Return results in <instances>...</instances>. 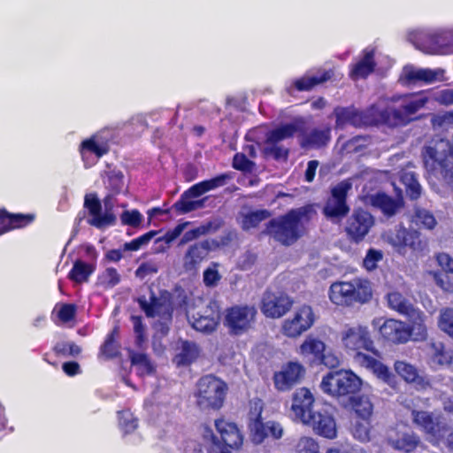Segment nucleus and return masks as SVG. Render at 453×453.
Here are the masks:
<instances>
[{"label": "nucleus", "mask_w": 453, "mask_h": 453, "mask_svg": "<svg viewBox=\"0 0 453 453\" xmlns=\"http://www.w3.org/2000/svg\"><path fill=\"white\" fill-rule=\"evenodd\" d=\"M342 342L346 349L357 351L354 361L357 365L372 371L378 378L383 380L389 378L390 373L387 366L374 357L360 352L361 349L373 351L374 349L367 326L362 325L347 326L342 332Z\"/></svg>", "instance_id": "obj_1"}, {"label": "nucleus", "mask_w": 453, "mask_h": 453, "mask_svg": "<svg viewBox=\"0 0 453 453\" xmlns=\"http://www.w3.org/2000/svg\"><path fill=\"white\" fill-rule=\"evenodd\" d=\"M316 213L312 205L293 209L286 215L273 219L266 226V234L284 245H291L303 233V226Z\"/></svg>", "instance_id": "obj_2"}, {"label": "nucleus", "mask_w": 453, "mask_h": 453, "mask_svg": "<svg viewBox=\"0 0 453 453\" xmlns=\"http://www.w3.org/2000/svg\"><path fill=\"white\" fill-rule=\"evenodd\" d=\"M141 308L148 317L155 319L153 327L156 334L153 336L152 347L156 354L161 355L164 352L165 346L157 339V334L166 335L172 324L173 309L169 300L165 297L156 298L150 296L148 302L144 296L138 299Z\"/></svg>", "instance_id": "obj_3"}, {"label": "nucleus", "mask_w": 453, "mask_h": 453, "mask_svg": "<svg viewBox=\"0 0 453 453\" xmlns=\"http://www.w3.org/2000/svg\"><path fill=\"white\" fill-rule=\"evenodd\" d=\"M330 301L339 306H353L369 302L372 296L368 280L355 278L349 281L334 282L328 292Z\"/></svg>", "instance_id": "obj_4"}, {"label": "nucleus", "mask_w": 453, "mask_h": 453, "mask_svg": "<svg viewBox=\"0 0 453 453\" xmlns=\"http://www.w3.org/2000/svg\"><path fill=\"white\" fill-rule=\"evenodd\" d=\"M226 386L212 375L202 377L196 383L195 396L201 410H219L223 405Z\"/></svg>", "instance_id": "obj_5"}, {"label": "nucleus", "mask_w": 453, "mask_h": 453, "mask_svg": "<svg viewBox=\"0 0 453 453\" xmlns=\"http://www.w3.org/2000/svg\"><path fill=\"white\" fill-rule=\"evenodd\" d=\"M382 239L402 255L405 254L407 249L418 253L427 248V242L422 238L420 232L406 228L402 224L384 233Z\"/></svg>", "instance_id": "obj_6"}, {"label": "nucleus", "mask_w": 453, "mask_h": 453, "mask_svg": "<svg viewBox=\"0 0 453 453\" xmlns=\"http://www.w3.org/2000/svg\"><path fill=\"white\" fill-rule=\"evenodd\" d=\"M361 380L351 371L340 370L327 373L320 383L323 392L341 396L356 393L361 387Z\"/></svg>", "instance_id": "obj_7"}, {"label": "nucleus", "mask_w": 453, "mask_h": 453, "mask_svg": "<svg viewBox=\"0 0 453 453\" xmlns=\"http://www.w3.org/2000/svg\"><path fill=\"white\" fill-rule=\"evenodd\" d=\"M409 40L426 54H447L452 43L449 33L435 34L428 30H416L410 34Z\"/></svg>", "instance_id": "obj_8"}, {"label": "nucleus", "mask_w": 453, "mask_h": 453, "mask_svg": "<svg viewBox=\"0 0 453 453\" xmlns=\"http://www.w3.org/2000/svg\"><path fill=\"white\" fill-rule=\"evenodd\" d=\"M351 188L352 184L349 180L341 181L332 187L330 196L323 208L325 217L331 222H341L349 212L347 195Z\"/></svg>", "instance_id": "obj_9"}, {"label": "nucleus", "mask_w": 453, "mask_h": 453, "mask_svg": "<svg viewBox=\"0 0 453 453\" xmlns=\"http://www.w3.org/2000/svg\"><path fill=\"white\" fill-rule=\"evenodd\" d=\"M187 318L191 326L199 332H213L219 321V305L216 301H209L205 305H197L187 310Z\"/></svg>", "instance_id": "obj_10"}, {"label": "nucleus", "mask_w": 453, "mask_h": 453, "mask_svg": "<svg viewBox=\"0 0 453 453\" xmlns=\"http://www.w3.org/2000/svg\"><path fill=\"white\" fill-rule=\"evenodd\" d=\"M104 212L102 213V203L95 194L86 195L84 207L88 209L91 219L88 223L98 229L113 226L116 223V216L113 213L114 201L112 195H108L104 199Z\"/></svg>", "instance_id": "obj_11"}, {"label": "nucleus", "mask_w": 453, "mask_h": 453, "mask_svg": "<svg viewBox=\"0 0 453 453\" xmlns=\"http://www.w3.org/2000/svg\"><path fill=\"white\" fill-rule=\"evenodd\" d=\"M393 106L388 107L393 126L403 125L411 121V116L422 109L428 102L427 97L418 95H402L392 98Z\"/></svg>", "instance_id": "obj_12"}, {"label": "nucleus", "mask_w": 453, "mask_h": 453, "mask_svg": "<svg viewBox=\"0 0 453 453\" xmlns=\"http://www.w3.org/2000/svg\"><path fill=\"white\" fill-rule=\"evenodd\" d=\"M298 130L296 124L289 123L282 125L266 134L264 144V152L275 159H287L288 150L280 142L292 137Z\"/></svg>", "instance_id": "obj_13"}, {"label": "nucleus", "mask_w": 453, "mask_h": 453, "mask_svg": "<svg viewBox=\"0 0 453 453\" xmlns=\"http://www.w3.org/2000/svg\"><path fill=\"white\" fill-rule=\"evenodd\" d=\"M257 311L252 305H235L226 311L225 325L234 334L247 332L255 323Z\"/></svg>", "instance_id": "obj_14"}, {"label": "nucleus", "mask_w": 453, "mask_h": 453, "mask_svg": "<svg viewBox=\"0 0 453 453\" xmlns=\"http://www.w3.org/2000/svg\"><path fill=\"white\" fill-rule=\"evenodd\" d=\"M315 397L307 388H300L292 395L291 413L295 420L302 422H311L313 411Z\"/></svg>", "instance_id": "obj_15"}, {"label": "nucleus", "mask_w": 453, "mask_h": 453, "mask_svg": "<svg viewBox=\"0 0 453 453\" xmlns=\"http://www.w3.org/2000/svg\"><path fill=\"white\" fill-rule=\"evenodd\" d=\"M315 316L308 305L300 307L291 319L284 321L282 332L288 337H297L307 331L314 323Z\"/></svg>", "instance_id": "obj_16"}, {"label": "nucleus", "mask_w": 453, "mask_h": 453, "mask_svg": "<svg viewBox=\"0 0 453 453\" xmlns=\"http://www.w3.org/2000/svg\"><path fill=\"white\" fill-rule=\"evenodd\" d=\"M293 302L283 293H265L261 311L268 318H280L291 308Z\"/></svg>", "instance_id": "obj_17"}, {"label": "nucleus", "mask_w": 453, "mask_h": 453, "mask_svg": "<svg viewBox=\"0 0 453 453\" xmlns=\"http://www.w3.org/2000/svg\"><path fill=\"white\" fill-rule=\"evenodd\" d=\"M304 367L297 362H289L281 371L275 372L273 381L280 391H288L299 383L304 376Z\"/></svg>", "instance_id": "obj_18"}, {"label": "nucleus", "mask_w": 453, "mask_h": 453, "mask_svg": "<svg viewBox=\"0 0 453 453\" xmlns=\"http://www.w3.org/2000/svg\"><path fill=\"white\" fill-rule=\"evenodd\" d=\"M372 216L361 209L355 210L346 225L347 234L356 242L361 241L373 226Z\"/></svg>", "instance_id": "obj_19"}, {"label": "nucleus", "mask_w": 453, "mask_h": 453, "mask_svg": "<svg viewBox=\"0 0 453 453\" xmlns=\"http://www.w3.org/2000/svg\"><path fill=\"white\" fill-rule=\"evenodd\" d=\"M386 442L395 450L411 453L420 445L421 441L414 432L390 430L387 434Z\"/></svg>", "instance_id": "obj_20"}, {"label": "nucleus", "mask_w": 453, "mask_h": 453, "mask_svg": "<svg viewBox=\"0 0 453 453\" xmlns=\"http://www.w3.org/2000/svg\"><path fill=\"white\" fill-rule=\"evenodd\" d=\"M445 71L441 68L429 69L418 68L413 65H407L403 68L402 79L408 83H433L436 81H442Z\"/></svg>", "instance_id": "obj_21"}, {"label": "nucleus", "mask_w": 453, "mask_h": 453, "mask_svg": "<svg viewBox=\"0 0 453 453\" xmlns=\"http://www.w3.org/2000/svg\"><path fill=\"white\" fill-rule=\"evenodd\" d=\"M380 333L388 341L394 343H405L411 338L410 326L403 321L387 319L380 327Z\"/></svg>", "instance_id": "obj_22"}, {"label": "nucleus", "mask_w": 453, "mask_h": 453, "mask_svg": "<svg viewBox=\"0 0 453 453\" xmlns=\"http://www.w3.org/2000/svg\"><path fill=\"white\" fill-rule=\"evenodd\" d=\"M411 416L413 423L426 434L436 439L442 436L441 432L444 425L441 423L440 417L424 411H412Z\"/></svg>", "instance_id": "obj_23"}, {"label": "nucleus", "mask_w": 453, "mask_h": 453, "mask_svg": "<svg viewBox=\"0 0 453 453\" xmlns=\"http://www.w3.org/2000/svg\"><path fill=\"white\" fill-rule=\"evenodd\" d=\"M210 251L208 241H203L191 245L183 257V266L187 271H196L207 257Z\"/></svg>", "instance_id": "obj_24"}, {"label": "nucleus", "mask_w": 453, "mask_h": 453, "mask_svg": "<svg viewBox=\"0 0 453 453\" xmlns=\"http://www.w3.org/2000/svg\"><path fill=\"white\" fill-rule=\"evenodd\" d=\"M304 425L311 426L317 434L326 438L333 439L336 436L335 421L326 411H316L312 415V420L305 422Z\"/></svg>", "instance_id": "obj_25"}, {"label": "nucleus", "mask_w": 453, "mask_h": 453, "mask_svg": "<svg viewBox=\"0 0 453 453\" xmlns=\"http://www.w3.org/2000/svg\"><path fill=\"white\" fill-rule=\"evenodd\" d=\"M372 206L379 209L388 218L395 216L403 206L402 197L392 198L384 193H378L369 197Z\"/></svg>", "instance_id": "obj_26"}, {"label": "nucleus", "mask_w": 453, "mask_h": 453, "mask_svg": "<svg viewBox=\"0 0 453 453\" xmlns=\"http://www.w3.org/2000/svg\"><path fill=\"white\" fill-rule=\"evenodd\" d=\"M429 362L432 365H450L453 362V350L446 349L443 342L431 340L426 344Z\"/></svg>", "instance_id": "obj_27"}, {"label": "nucleus", "mask_w": 453, "mask_h": 453, "mask_svg": "<svg viewBox=\"0 0 453 453\" xmlns=\"http://www.w3.org/2000/svg\"><path fill=\"white\" fill-rule=\"evenodd\" d=\"M215 426L224 444L228 448L238 449L242 444V436L235 424L218 419L215 421Z\"/></svg>", "instance_id": "obj_28"}, {"label": "nucleus", "mask_w": 453, "mask_h": 453, "mask_svg": "<svg viewBox=\"0 0 453 453\" xmlns=\"http://www.w3.org/2000/svg\"><path fill=\"white\" fill-rule=\"evenodd\" d=\"M200 352V347L196 342L180 341L177 353L173 357V363L177 366L189 365L198 358Z\"/></svg>", "instance_id": "obj_29"}, {"label": "nucleus", "mask_w": 453, "mask_h": 453, "mask_svg": "<svg viewBox=\"0 0 453 453\" xmlns=\"http://www.w3.org/2000/svg\"><path fill=\"white\" fill-rule=\"evenodd\" d=\"M334 114L336 117V127L341 128L346 125L362 127L364 123L371 122V120L367 119L363 120L362 112L353 107L336 108Z\"/></svg>", "instance_id": "obj_30"}, {"label": "nucleus", "mask_w": 453, "mask_h": 453, "mask_svg": "<svg viewBox=\"0 0 453 453\" xmlns=\"http://www.w3.org/2000/svg\"><path fill=\"white\" fill-rule=\"evenodd\" d=\"M199 195H195L194 193H190V188L185 191L180 199L177 201L173 204V208L179 213L184 214L193 211H196L204 206L205 200L207 197L198 200H194L196 197H199Z\"/></svg>", "instance_id": "obj_31"}, {"label": "nucleus", "mask_w": 453, "mask_h": 453, "mask_svg": "<svg viewBox=\"0 0 453 453\" xmlns=\"http://www.w3.org/2000/svg\"><path fill=\"white\" fill-rule=\"evenodd\" d=\"M232 179L233 174L231 173H222L211 180H203L193 185L190 188V193L202 196L208 191L225 186Z\"/></svg>", "instance_id": "obj_32"}, {"label": "nucleus", "mask_w": 453, "mask_h": 453, "mask_svg": "<svg viewBox=\"0 0 453 453\" xmlns=\"http://www.w3.org/2000/svg\"><path fill=\"white\" fill-rule=\"evenodd\" d=\"M374 52L372 50L365 49L364 57L354 65L350 75L354 79L365 78L372 73L375 67L373 60Z\"/></svg>", "instance_id": "obj_33"}, {"label": "nucleus", "mask_w": 453, "mask_h": 453, "mask_svg": "<svg viewBox=\"0 0 453 453\" xmlns=\"http://www.w3.org/2000/svg\"><path fill=\"white\" fill-rule=\"evenodd\" d=\"M388 307L400 314L409 317L417 309L401 293L394 291L387 295Z\"/></svg>", "instance_id": "obj_34"}, {"label": "nucleus", "mask_w": 453, "mask_h": 453, "mask_svg": "<svg viewBox=\"0 0 453 453\" xmlns=\"http://www.w3.org/2000/svg\"><path fill=\"white\" fill-rule=\"evenodd\" d=\"M34 220V215H10L5 211H0V224L3 225L0 234L16 227H22Z\"/></svg>", "instance_id": "obj_35"}, {"label": "nucleus", "mask_w": 453, "mask_h": 453, "mask_svg": "<svg viewBox=\"0 0 453 453\" xmlns=\"http://www.w3.org/2000/svg\"><path fill=\"white\" fill-rule=\"evenodd\" d=\"M408 318L412 323L410 326L411 337L412 336L414 341L425 340L427 336V329L425 325L426 315L418 309Z\"/></svg>", "instance_id": "obj_36"}, {"label": "nucleus", "mask_w": 453, "mask_h": 453, "mask_svg": "<svg viewBox=\"0 0 453 453\" xmlns=\"http://www.w3.org/2000/svg\"><path fill=\"white\" fill-rule=\"evenodd\" d=\"M395 371L405 381L409 383L421 384L423 378L419 375L418 369L411 364L397 360L394 365Z\"/></svg>", "instance_id": "obj_37"}, {"label": "nucleus", "mask_w": 453, "mask_h": 453, "mask_svg": "<svg viewBox=\"0 0 453 453\" xmlns=\"http://www.w3.org/2000/svg\"><path fill=\"white\" fill-rule=\"evenodd\" d=\"M361 112L363 120H365L366 119L371 120V122L364 123L363 126L377 125L380 122H385L388 125H393L392 116L391 113L388 112V108L382 111H380L376 106L372 105L365 111Z\"/></svg>", "instance_id": "obj_38"}, {"label": "nucleus", "mask_w": 453, "mask_h": 453, "mask_svg": "<svg viewBox=\"0 0 453 453\" xmlns=\"http://www.w3.org/2000/svg\"><path fill=\"white\" fill-rule=\"evenodd\" d=\"M330 140V128L311 130L303 139V145L311 148H320L327 144Z\"/></svg>", "instance_id": "obj_39"}, {"label": "nucleus", "mask_w": 453, "mask_h": 453, "mask_svg": "<svg viewBox=\"0 0 453 453\" xmlns=\"http://www.w3.org/2000/svg\"><path fill=\"white\" fill-rule=\"evenodd\" d=\"M331 78V73L329 71L319 72L318 75H306L295 82L296 88L299 91L310 90L314 86L323 83Z\"/></svg>", "instance_id": "obj_40"}, {"label": "nucleus", "mask_w": 453, "mask_h": 453, "mask_svg": "<svg viewBox=\"0 0 453 453\" xmlns=\"http://www.w3.org/2000/svg\"><path fill=\"white\" fill-rule=\"evenodd\" d=\"M326 351L325 343L312 336H308L300 346V353L303 356L312 355L316 358H319L323 352Z\"/></svg>", "instance_id": "obj_41"}, {"label": "nucleus", "mask_w": 453, "mask_h": 453, "mask_svg": "<svg viewBox=\"0 0 453 453\" xmlns=\"http://www.w3.org/2000/svg\"><path fill=\"white\" fill-rule=\"evenodd\" d=\"M219 226L220 223H214L210 221L206 224L199 226L196 228L189 230L183 234L182 238L180 239V245H183L211 232H215L219 228Z\"/></svg>", "instance_id": "obj_42"}, {"label": "nucleus", "mask_w": 453, "mask_h": 453, "mask_svg": "<svg viewBox=\"0 0 453 453\" xmlns=\"http://www.w3.org/2000/svg\"><path fill=\"white\" fill-rule=\"evenodd\" d=\"M355 412L363 419L368 418L372 413V403L366 395H357L351 398Z\"/></svg>", "instance_id": "obj_43"}, {"label": "nucleus", "mask_w": 453, "mask_h": 453, "mask_svg": "<svg viewBox=\"0 0 453 453\" xmlns=\"http://www.w3.org/2000/svg\"><path fill=\"white\" fill-rule=\"evenodd\" d=\"M93 272L94 266L81 261H76L69 273V277L80 283L87 281Z\"/></svg>", "instance_id": "obj_44"}, {"label": "nucleus", "mask_w": 453, "mask_h": 453, "mask_svg": "<svg viewBox=\"0 0 453 453\" xmlns=\"http://www.w3.org/2000/svg\"><path fill=\"white\" fill-rule=\"evenodd\" d=\"M412 222H414L417 226H421L430 230L433 229L437 224L433 213L422 208L415 209Z\"/></svg>", "instance_id": "obj_45"}, {"label": "nucleus", "mask_w": 453, "mask_h": 453, "mask_svg": "<svg viewBox=\"0 0 453 453\" xmlns=\"http://www.w3.org/2000/svg\"><path fill=\"white\" fill-rule=\"evenodd\" d=\"M129 357L132 365L137 367L140 374H150L153 372V365L146 354L131 351Z\"/></svg>", "instance_id": "obj_46"}, {"label": "nucleus", "mask_w": 453, "mask_h": 453, "mask_svg": "<svg viewBox=\"0 0 453 453\" xmlns=\"http://www.w3.org/2000/svg\"><path fill=\"white\" fill-rule=\"evenodd\" d=\"M438 326L442 332L453 338V308L446 307L440 310Z\"/></svg>", "instance_id": "obj_47"}, {"label": "nucleus", "mask_w": 453, "mask_h": 453, "mask_svg": "<svg viewBox=\"0 0 453 453\" xmlns=\"http://www.w3.org/2000/svg\"><path fill=\"white\" fill-rule=\"evenodd\" d=\"M402 182L406 187V192L411 199H417L421 193V186L419 185L416 175L413 173H404L401 177Z\"/></svg>", "instance_id": "obj_48"}, {"label": "nucleus", "mask_w": 453, "mask_h": 453, "mask_svg": "<svg viewBox=\"0 0 453 453\" xmlns=\"http://www.w3.org/2000/svg\"><path fill=\"white\" fill-rule=\"evenodd\" d=\"M250 437L254 443L260 444L268 436L267 422L263 423L259 418L255 419L250 425Z\"/></svg>", "instance_id": "obj_49"}, {"label": "nucleus", "mask_w": 453, "mask_h": 453, "mask_svg": "<svg viewBox=\"0 0 453 453\" xmlns=\"http://www.w3.org/2000/svg\"><path fill=\"white\" fill-rule=\"evenodd\" d=\"M270 213L266 210H259L246 214L242 219V228L245 230L256 227L261 221L268 219Z\"/></svg>", "instance_id": "obj_50"}, {"label": "nucleus", "mask_w": 453, "mask_h": 453, "mask_svg": "<svg viewBox=\"0 0 453 453\" xmlns=\"http://www.w3.org/2000/svg\"><path fill=\"white\" fill-rule=\"evenodd\" d=\"M120 281V275L116 269L107 268L99 277V283L104 288H113Z\"/></svg>", "instance_id": "obj_51"}, {"label": "nucleus", "mask_w": 453, "mask_h": 453, "mask_svg": "<svg viewBox=\"0 0 453 453\" xmlns=\"http://www.w3.org/2000/svg\"><path fill=\"white\" fill-rule=\"evenodd\" d=\"M119 426L126 434L133 432L137 427V420L128 411L119 412Z\"/></svg>", "instance_id": "obj_52"}, {"label": "nucleus", "mask_w": 453, "mask_h": 453, "mask_svg": "<svg viewBox=\"0 0 453 453\" xmlns=\"http://www.w3.org/2000/svg\"><path fill=\"white\" fill-rule=\"evenodd\" d=\"M382 258L383 252L381 250L370 249L365 255L363 265L368 271H372L377 267V263L381 261Z\"/></svg>", "instance_id": "obj_53"}, {"label": "nucleus", "mask_w": 453, "mask_h": 453, "mask_svg": "<svg viewBox=\"0 0 453 453\" xmlns=\"http://www.w3.org/2000/svg\"><path fill=\"white\" fill-rule=\"evenodd\" d=\"M297 453H319L318 443L310 437L301 438L296 444Z\"/></svg>", "instance_id": "obj_54"}, {"label": "nucleus", "mask_w": 453, "mask_h": 453, "mask_svg": "<svg viewBox=\"0 0 453 453\" xmlns=\"http://www.w3.org/2000/svg\"><path fill=\"white\" fill-rule=\"evenodd\" d=\"M87 150L90 152L95 153L98 157H102L103 155L106 154L108 151V149L106 145L104 144H98L95 138H90L88 140L84 141L81 143V153Z\"/></svg>", "instance_id": "obj_55"}, {"label": "nucleus", "mask_w": 453, "mask_h": 453, "mask_svg": "<svg viewBox=\"0 0 453 453\" xmlns=\"http://www.w3.org/2000/svg\"><path fill=\"white\" fill-rule=\"evenodd\" d=\"M54 350L58 355L78 356L81 349L74 342H58L54 347Z\"/></svg>", "instance_id": "obj_56"}, {"label": "nucleus", "mask_w": 453, "mask_h": 453, "mask_svg": "<svg viewBox=\"0 0 453 453\" xmlns=\"http://www.w3.org/2000/svg\"><path fill=\"white\" fill-rule=\"evenodd\" d=\"M155 234H156V232L150 231V232L133 240L130 242H127L124 245V250H132V251L138 250L143 245H146Z\"/></svg>", "instance_id": "obj_57"}, {"label": "nucleus", "mask_w": 453, "mask_h": 453, "mask_svg": "<svg viewBox=\"0 0 453 453\" xmlns=\"http://www.w3.org/2000/svg\"><path fill=\"white\" fill-rule=\"evenodd\" d=\"M120 219L123 224L136 226L142 222V215L137 210L125 211Z\"/></svg>", "instance_id": "obj_58"}, {"label": "nucleus", "mask_w": 453, "mask_h": 453, "mask_svg": "<svg viewBox=\"0 0 453 453\" xmlns=\"http://www.w3.org/2000/svg\"><path fill=\"white\" fill-rule=\"evenodd\" d=\"M132 321L134 324V331L136 335V340H135L136 344L139 347H141L142 345V343H144L146 341L145 326H143V324L142 322L141 317L133 316Z\"/></svg>", "instance_id": "obj_59"}, {"label": "nucleus", "mask_w": 453, "mask_h": 453, "mask_svg": "<svg viewBox=\"0 0 453 453\" xmlns=\"http://www.w3.org/2000/svg\"><path fill=\"white\" fill-rule=\"evenodd\" d=\"M254 163L249 160L244 154L237 153L233 159L234 168L241 171H251L254 167Z\"/></svg>", "instance_id": "obj_60"}, {"label": "nucleus", "mask_w": 453, "mask_h": 453, "mask_svg": "<svg viewBox=\"0 0 453 453\" xmlns=\"http://www.w3.org/2000/svg\"><path fill=\"white\" fill-rule=\"evenodd\" d=\"M124 185L123 174L120 172H111L108 176V188L114 193H119Z\"/></svg>", "instance_id": "obj_61"}, {"label": "nucleus", "mask_w": 453, "mask_h": 453, "mask_svg": "<svg viewBox=\"0 0 453 453\" xmlns=\"http://www.w3.org/2000/svg\"><path fill=\"white\" fill-rule=\"evenodd\" d=\"M438 265L447 273L453 274V258L447 253H440L436 256Z\"/></svg>", "instance_id": "obj_62"}, {"label": "nucleus", "mask_w": 453, "mask_h": 453, "mask_svg": "<svg viewBox=\"0 0 453 453\" xmlns=\"http://www.w3.org/2000/svg\"><path fill=\"white\" fill-rule=\"evenodd\" d=\"M203 436L205 438L210 437L211 439V453H231L229 448L227 446H222L219 443H216L214 441V435L211 432V430L208 429L207 427L204 428V434Z\"/></svg>", "instance_id": "obj_63"}, {"label": "nucleus", "mask_w": 453, "mask_h": 453, "mask_svg": "<svg viewBox=\"0 0 453 453\" xmlns=\"http://www.w3.org/2000/svg\"><path fill=\"white\" fill-rule=\"evenodd\" d=\"M434 100L442 105L453 104V88L443 89L436 93Z\"/></svg>", "instance_id": "obj_64"}]
</instances>
